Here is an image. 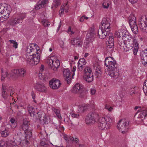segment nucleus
<instances>
[{"mask_svg": "<svg viewBox=\"0 0 147 147\" xmlns=\"http://www.w3.org/2000/svg\"><path fill=\"white\" fill-rule=\"evenodd\" d=\"M34 88L37 90L41 92H45L47 88L43 83H38L34 86Z\"/></svg>", "mask_w": 147, "mask_h": 147, "instance_id": "13", "label": "nucleus"}, {"mask_svg": "<svg viewBox=\"0 0 147 147\" xmlns=\"http://www.w3.org/2000/svg\"><path fill=\"white\" fill-rule=\"evenodd\" d=\"M105 118V120L107 127H109V125L110 123H111L112 122V119L110 117H107Z\"/></svg>", "mask_w": 147, "mask_h": 147, "instance_id": "47", "label": "nucleus"}, {"mask_svg": "<svg viewBox=\"0 0 147 147\" xmlns=\"http://www.w3.org/2000/svg\"><path fill=\"white\" fill-rule=\"evenodd\" d=\"M63 74L64 76L66 77H67L70 76L71 72L68 69H65L63 72Z\"/></svg>", "mask_w": 147, "mask_h": 147, "instance_id": "37", "label": "nucleus"}, {"mask_svg": "<svg viewBox=\"0 0 147 147\" xmlns=\"http://www.w3.org/2000/svg\"><path fill=\"white\" fill-rule=\"evenodd\" d=\"M54 112L56 114L57 117L59 119H61V116L60 111H54Z\"/></svg>", "mask_w": 147, "mask_h": 147, "instance_id": "59", "label": "nucleus"}, {"mask_svg": "<svg viewBox=\"0 0 147 147\" xmlns=\"http://www.w3.org/2000/svg\"><path fill=\"white\" fill-rule=\"evenodd\" d=\"M31 117H34L36 116L37 114H36L35 111H28Z\"/></svg>", "mask_w": 147, "mask_h": 147, "instance_id": "54", "label": "nucleus"}, {"mask_svg": "<svg viewBox=\"0 0 147 147\" xmlns=\"http://www.w3.org/2000/svg\"><path fill=\"white\" fill-rule=\"evenodd\" d=\"M66 78L67 80V84H70V83L71 80V78L70 77V76L67 77H66Z\"/></svg>", "mask_w": 147, "mask_h": 147, "instance_id": "64", "label": "nucleus"}, {"mask_svg": "<svg viewBox=\"0 0 147 147\" xmlns=\"http://www.w3.org/2000/svg\"><path fill=\"white\" fill-rule=\"evenodd\" d=\"M101 115H99V118L98 119V126L99 129L103 130L107 127V123L106 121V118L105 117H101Z\"/></svg>", "mask_w": 147, "mask_h": 147, "instance_id": "12", "label": "nucleus"}, {"mask_svg": "<svg viewBox=\"0 0 147 147\" xmlns=\"http://www.w3.org/2000/svg\"><path fill=\"white\" fill-rule=\"evenodd\" d=\"M6 144L9 147H14L16 146H17L15 141L12 140L7 141L6 142Z\"/></svg>", "mask_w": 147, "mask_h": 147, "instance_id": "30", "label": "nucleus"}, {"mask_svg": "<svg viewBox=\"0 0 147 147\" xmlns=\"http://www.w3.org/2000/svg\"><path fill=\"white\" fill-rule=\"evenodd\" d=\"M140 57L141 60H144L147 58V49H146L140 52Z\"/></svg>", "mask_w": 147, "mask_h": 147, "instance_id": "27", "label": "nucleus"}, {"mask_svg": "<svg viewBox=\"0 0 147 147\" xmlns=\"http://www.w3.org/2000/svg\"><path fill=\"white\" fill-rule=\"evenodd\" d=\"M43 113V112L42 111H40L36 112V114H37V115H38V117L39 121H41V120L40 119V118H41L42 114Z\"/></svg>", "mask_w": 147, "mask_h": 147, "instance_id": "51", "label": "nucleus"}, {"mask_svg": "<svg viewBox=\"0 0 147 147\" xmlns=\"http://www.w3.org/2000/svg\"><path fill=\"white\" fill-rule=\"evenodd\" d=\"M7 145L3 140H0V147H7Z\"/></svg>", "mask_w": 147, "mask_h": 147, "instance_id": "52", "label": "nucleus"}, {"mask_svg": "<svg viewBox=\"0 0 147 147\" xmlns=\"http://www.w3.org/2000/svg\"><path fill=\"white\" fill-rule=\"evenodd\" d=\"M83 78L88 83L92 82L94 79L93 74H84Z\"/></svg>", "mask_w": 147, "mask_h": 147, "instance_id": "20", "label": "nucleus"}, {"mask_svg": "<svg viewBox=\"0 0 147 147\" xmlns=\"http://www.w3.org/2000/svg\"><path fill=\"white\" fill-rule=\"evenodd\" d=\"M61 3L60 0H53L52 6L51 7V9H53L54 7H57L61 5Z\"/></svg>", "mask_w": 147, "mask_h": 147, "instance_id": "29", "label": "nucleus"}, {"mask_svg": "<svg viewBox=\"0 0 147 147\" xmlns=\"http://www.w3.org/2000/svg\"><path fill=\"white\" fill-rule=\"evenodd\" d=\"M115 69L108 71L109 72V75L114 79H116L120 76L119 71Z\"/></svg>", "mask_w": 147, "mask_h": 147, "instance_id": "14", "label": "nucleus"}, {"mask_svg": "<svg viewBox=\"0 0 147 147\" xmlns=\"http://www.w3.org/2000/svg\"><path fill=\"white\" fill-rule=\"evenodd\" d=\"M142 64L144 65H145L147 64L146 62L147 61V58L144 59V60H141Z\"/></svg>", "mask_w": 147, "mask_h": 147, "instance_id": "63", "label": "nucleus"}, {"mask_svg": "<svg viewBox=\"0 0 147 147\" xmlns=\"http://www.w3.org/2000/svg\"><path fill=\"white\" fill-rule=\"evenodd\" d=\"M143 111H138L136 113V116L137 117L138 119H140V121H142L147 116V113L143 112Z\"/></svg>", "mask_w": 147, "mask_h": 147, "instance_id": "18", "label": "nucleus"}, {"mask_svg": "<svg viewBox=\"0 0 147 147\" xmlns=\"http://www.w3.org/2000/svg\"><path fill=\"white\" fill-rule=\"evenodd\" d=\"M0 133L1 136L3 137H6L9 135V132L7 129L5 128L3 130H2Z\"/></svg>", "mask_w": 147, "mask_h": 147, "instance_id": "28", "label": "nucleus"}, {"mask_svg": "<svg viewBox=\"0 0 147 147\" xmlns=\"http://www.w3.org/2000/svg\"><path fill=\"white\" fill-rule=\"evenodd\" d=\"M133 19H134L133 20H132V21H130V22H129V24L130 27L134 26V25H136V18H134L133 17Z\"/></svg>", "mask_w": 147, "mask_h": 147, "instance_id": "48", "label": "nucleus"}, {"mask_svg": "<svg viewBox=\"0 0 147 147\" xmlns=\"http://www.w3.org/2000/svg\"><path fill=\"white\" fill-rule=\"evenodd\" d=\"M39 122L40 123L42 124L43 125L47 124L48 123L46 115H45L44 117H43V121L41 120V121H39Z\"/></svg>", "mask_w": 147, "mask_h": 147, "instance_id": "44", "label": "nucleus"}, {"mask_svg": "<svg viewBox=\"0 0 147 147\" xmlns=\"http://www.w3.org/2000/svg\"><path fill=\"white\" fill-rule=\"evenodd\" d=\"M9 41L11 43H12L13 44L12 46L15 49H16L18 47V44L15 40H9Z\"/></svg>", "mask_w": 147, "mask_h": 147, "instance_id": "45", "label": "nucleus"}, {"mask_svg": "<svg viewBox=\"0 0 147 147\" xmlns=\"http://www.w3.org/2000/svg\"><path fill=\"white\" fill-rule=\"evenodd\" d=\"M67 3H66L65 4V5H63L61 6V10L59 11V14L60 15L62 14L63 12H64V10H65V12L66 13H67L68 12L69 8L67 6Z\"/></svg>", "mask_w": 147, "mask_h": 147, "instance_id": "26", "label": "nucleus"}, {"mask_svg": "<svg viewBox=\"0 0 147 147\" xmlns=\"http://www.w3.org/2000/svg\"><path fill=\"white\" fill-rule=\"evenodd\" d=\"M79 107H80V109L84 111L88 109L87 108L89 107V105L87 104H84L82 106H80Z\"/></svg>", "mask_w": 147, "mask_h": 147, "instance_id": "50", "label": "nucleus"}, {"mask_svg": "<svg viewBox=\"0 0 147 147\" xmlns=\"http://www.w3.org/2000/svg\"><path fill=\"white\" fill-rule=\"evenodd\" d=\"M129 122L125 119L120 120L117 123V128L123 134H126L129 127Z\"/></svg>", "mask_w": 147, "mask_h": 147, "instance_id": "5", "label": "nucleus"}, {"mask_svg": "<svg viewBox=\"0 0 147 147\" xmlns=\"http://www.w3.org/2000/svg\"><path fill=\"white\" fill-rule=\"evenodd\" d=\"M26 71L24 69H14L11 71V72L9 74L7 75V76L9 77V76L11 78L16 80L19 76H24ZM6 73H7V72Z\"/></svg>", "mask_w": 147, "mask_h": 147, "instance_id": "6", "label": "nucleus"}, {"mask_svg": "<svg viewBox=\"0 0 147 147\" xmlns=\"http://www.w3.org/2000/svg\"><path fill=\"white\" fill-rule=\"evenodd\" d=\"M72 92L74 93H78L80 94V96L82 97L86 93L82 89V86L79 83L75 84L73 87Z\"/></svg>", "mask_w": 147, "mask_h": 147, "instance_id": "10", "label": "nucleus"}, {"mask_svg": "<svg viewBox=\"0 0 147 147\" xmlns=\"http://www.w3.org/2000/svg\"><path fill=\"white\" fill-rule=\"evenodd\" d=\"M95 72L97 76V78L100 77L102 74V72L100 67L97 68L95 71Z\"/></svg>", "mask_w": 147, "mask_h": 147, "instance_id": "42", "label": "nucleus"}, {"mask_svg": "<svg viewBox=\"0 0 147 147\" xmlns=\"http://www.w3.org/2000/svg\"><path fill=\"white\" fill-rule=\"evenodd\" d=\"M108 38L109 40H108V43L111 44V43H114V39L113 38V36L112 34L111 33H110L109 32V34H108L107 37Z\"/></svg>", "mask_w": 147, "mask_h": 147, "instance_id": "31", "label": "nucleus"}, {"mask_svg": "<svg viewBox=\"0 0 147 147\" xmlns=\"http://www.w3.org/2000/svg\"><path fill=\"white\" fill-rule=\"evenodd\" d=\"M95 35V34L94 33V32L93 31L90 32L88 33L86 36V38L88 40V41H92L94 39V36Z\"/></svg>", "mask_w": 147, "mask_h": 147, "instance_id": "25", "label": "nucleus"}, {"mask_svg": "<svg viewBox=\"0 0 147 147\" xmlns=\"http://www.w3.org/2000/svg\"><path fill=\"white\" fill-rule=\"evenodd\" d=\"M134 39H136L135 38H132L131 35L127 32L122 39L118 38V42L119 45L123 47L125 51H127L132 46Z\"/></svg>", "mask_w": 147, "mask_h": 147, "instance_id": "3", "label": "nucleus"}, {"mask_svg": "<svg viewBox=\"0 0 147 147\" xmlns=\"http://www.w3.org/2000/svg\"><path fill=\"white\" fill-rule=\"evenodd\" d=\"M107 50L110 52H111L113 50L114 43H111V44L107 43Z\"/></svg>", "mask_w": 147, "mask_h": 147, "instance_id": "33", "label": "nucleus"}, {"mask_svg": "<svg viewBox=\"0 0 147 147\" xmlns=\"http://www.w3.org/2000/svg\"><path fill=\"white\" fill-rule=\"evenodd\" d=\"M140 21L139 26L141 30L144 32L147 33V16H142Z\"/></svg>", "mask_w": 147, "mask_h": 147, "instance_id": "9", "label": "nucleus"}, {"mask_svg": "<svg viewBox=\"0 0 147 147\" xmlns=\"http://www.w3.org/2000/svg\"><path fill=\"white\" fill-rule=\"evenodd\" d=\"M90 41H88V40H87V41L84 42V47L86 48H89L91 45H92V43Z\"/></svg>", "mask_w": 147, "mask_h": 147, "instance_id": "46", "label": "nucleus"}, {"mask_svg": "<svg viewBox=\"0 0 147 147\" xmlns=\"http://www.w3.org/2000/svg\"><path fill=\"white\" fill-rule=\"evenodd\" d=\"M7 9V6L5 7L4 5L2 4L1 3L0 4V13L1 14H2L6 9Z\"/></svg>", "mask_w": 147, "mask_h": 147, "instance_id": "39", "label": "nucleus"}, {"mask_svg": "<svg viewBox=\"0 0 147 147\" xmlns=\"http://www.w3.org/2000/svg\"><path fill=\"white\" fill-rule=\"evenodd\" d=\"M138 108L140 109L138 110H146L144 109V107H143L142 108L140 106H136L135 107L134 109L135 110H136Z\"/></svg>", "mask_w": 147, "mask_h": 147, "instance_id": "60", "label": "nucleus"}, {"mask_svg": "<svg viewBox=\"0 0 147 147\" xmlns=\"http://www.w3.org/2000/svg\"><path fill=\"white\" fill-rule=\"evenodd\" d=\"M46 140L45 139H43L40 142V144L41 146H44L45 147H48L49 144L46 142Z\"/></svg>", "mask_w": 147, "mask_h": 147, "instance_id": "40", "label": "nucleus"}, {"mask_svg": "<svg viewBox=\"0 0 147 147\" xmlns=\"http://www.w3.org/2000/svg\"><path fill=\"white\" fill-rule=\"evenodd\" d=\"M81 38L80 37H77L76 38H74L71 40V43L72 45L76 47L77 46L81 47L82 45L81 44Z\"/></svg>", "mask_w": 147, "mask_h": 147, "instance_id": "16", "label": "nucleus"}, {"mask_svg": "<svg viewBox=\"0 0 147 147\" xmlns=\"http://www.w3.org/2000/svg\"><path fill=\"white\" fill-rule=\"evenodd\" d=\"M54 57L56 58L55 56H51V58L49 60L48 63L51 69L54 71H56L59 67L60 63L59 60L57 58H55V59H53Z\"/></svg>", "mask_w": 147, "mask_h": 147, "instance_id": "7", "label": "nucleus"}, {"mask_svg": "<svg viewBox=\"0 0 147 147\" xmlns=\"http://www.w3.org/2000/svg\"><path fill=\"white\" fill-rule=\"evenodd\" d=\"M42 23L44 27H47L50 25V23L47 20L43 19L42 21Z\"/></svg>", "mask_w": 147, "mask_h": 147, "instance_id": "43", "label": "nucleus"}, {"mask_svg": "<svg viewBox=\"0 0 147 147\" xmlns=\"http://www.w3.org/2000/svg\"><path fill=\"white\" fill-rule=\"evenodd\" d=\"M115 60H114L112 57H107L105 61V65L109 64V63L111 62V61H113Z\"/></svg>", "mask_w": 147, "mask_h": 147, "instance_id": "36", "label": "nucleus"}, {"mask_svg": "<svg viewBox=\"0 0 147 147\" xmlns=\"http://www.w3.org/2000/svg\"><path fill=\"white\" fill-rule=\"evenodd\" d=\"M26 52L27 63L32 66L38 64L40 59L39 50L33 48L30 46L27 47Z\"/></svg>", "mask_w": 147, "mask_h": 147, "instance_id": "1", "label": "nucleus"}, {"mask_svg": "<svg viewBox=\"0 0 147 147\" xmlns=\"http://www.w3.org/2000/svg\"><path fill=\"white\" fill-rule=\"evenodd\" d=\"M134 43L132 44V46H131L129 49L132 47H134L133 50V53L135 55H136L137 54L138 50L139 49V44L136 39H134L133 40Z\"/></svg>", "mask_w": 147, "mask_h": 147, "instance_id": "21", "label": "nucleus"}, {"mask_svg": "<svg viewBox=\"0 0 147 147\" xmlns=\"http://www.w3.org/2000/svg\"><path fill=\"white\" fill-rule=\"evenodd\" d=\"M70 115L72 117L74 118H78L79 116L78 113L76 114L72 113H70Z\"/></svg>", "mask_w": 147, "mask_h": 147, "instance_id": "58", "label": "nucleus"}, {"mask_svg": "<svg viewBox=\"0 0 147 147\" xmlns=\"http://www.w3.org/2000/svg\"><path fill=\"white\" fill-rule=\"evenodd\" d=\"M133 32L135 34H137L138 32V27L137 25L131 27Z\"/></svg>", "mask_w": 147, "mask_h": 147, "instance_id": "41", "label": "nucleus"}, {"mask_svg": "<svg viewBox=\"0 0 147 147\" xmlns=\"http://www.w3.org/2000/svg\"><path fill=\"white\" fill-rule=\"evenodd\" d=\"M10 12V11L8 10L7 9L3 11V13H2L3 14V16H1L3 18V19H2L1 22H3L4 21L6 20L9 18Z\"/></svg>", "mask_w": 147, "mask_h": 147, "instance_id": "23", "label": "nucleus"}, {"mask_svg": "<svg viewBox=\"0 0 147 147\" xmlns=\"http://www.w3.org/2000/svg\"><path fill=\"white\" fill-rule=\"evenodd\" d=\"M13 89V87H12L10 86L8 87L6 86L3 85L2 88V90H6L9 94H10V92Z\"/></svg>", "mask_w": 147, "mask_h": 147, "instance_id": "32", "label": "nucleus"}, {"mask_svg": "<svg viewBox=\"0 0 147 147\" xmlns=\"http://www.w3.org/2000/svg\"><path fill=\"white\" fill-rule=\"evenodd\" d=\"M50 87L53 89H57L60 87L61 83L58 79L53 78L49 81Z\"/></svg>", "mask_w": 147, "mask_h": 147, "instance_id": "11", "label": "nucleus"}, {"mask_svg": "<svg viewBox=\"0 0 147 147\" xmlns=\"http://www.w3.org/2000/svg\"><path fill=\"white\" fill-rule=\"evenodd\" d=\"M84 66L80 65L78 64V71H82L83 68L85 67Z\"/></svg>", "mask_w": 147, "mask_h": 147, "instance_id": "56", "label": "nucleus"}, {"mask_svg": "<svg viewBox=\"0 0 147 147\" xmlns=\"http://www.w3.org/2000/svg\"><path fill=\"white\" fill-rule=\"evenodd\" d=\"M26 17V14L25 13H21L15 18L10 20L9 23L12 26H15L16 24L22 23L23 20Z\"/></svg>", "mask_w": 147, "mask_h": 147, "instance_id": "8", "label": "nucleus"}, {"mask_svg": "<svg viewBox=\"0 0 147 147\" xmlns=\"http://www.w3.org/2000/svg\"><path fill=\"white\" fill-rule=\"evenodd\" d=\"M135 89L134 88H131L129 89V93L131 95H132L134 93Z\"/></svg>", "mask_w": 147, "mask_h": 147, "instance_id": "57", "label": "nucleus"}, {"mask_svg": "<svg viewBox=\"0 0 147 147\" xmlns=\"http://www.w3.org/2000/svg\"><path fill=\"white\" fill-rule=\"evenodd\" d=\"M143 90L144 93L147 96V83H146V85L144 84Z\"/></svg>", "mask_w": 147, "mask_h": 147, "instance_id": "55", "label": "nucleus"}, {"mask_svg": "<svg viewBox=\"0 0 147 147\" xmlns=\"http://www.w3.org/2000/svg\"><path fill=\"white\" fill-rule=\"evenodd\" d=\"M1 72H2V75H1V81H3L4 80L6 76L8 78H11V77L9 76V77L7 76H6L7 73H6V72L7 73V75L8 74H8L7 72H5V74L4 75V74H3V72L2 69V70H1Z\"/></svg>", "mask_w": 147, "mask_h": 147, "instance_id": "49", "label": "nucleus"}, {"mask_svg": "<svg viewBox=\"0 0 147 147\" xmlns=\"http://www.w3.org/2000/svg\"><path fill=\"white\" fill-rule=\"evenodd\" d=\"M38 76L39 77V78L42 80H43L45 81H46V80L48 79V78L47 77H45L44 78H42V73H41L40 72L38 74Z\"/></svg>", "mask_w": 147, "mask_h": 147, "instance_id": "53", "label": "nucleus"}, {"mask_svg": "<svg viewBox=\"0 0 147 147\" xmlns=\"http://www.w3.org/2000/svg\"><path fill=\"white\" fill-rule=\"evenodd\" d=\"M109 63L108 65H105L106 67H108L106 71H111V70L117 69V65L115 60L111 61Z\"/></svg>", "mask_w": 147, "mask_h": 147, "instance_id": "19", "label": "nucleus"}, {"mask_svg": "<svg viewBox=\"0 0 147 147\" xmlns=\"http://www.w3.org/2000/svg\"><path fill=\"white\" fill-rule=\"evenodd\" d=\"M86 63V60L84 59L83 58L80 59H79L78 63V64L85 66Z\"/></svg>", "mask_w": 147, "mask_h": 147, "instance_id": "38", "label": "nucleus"}, {"mask_svg": "<svg viewBox=\"0 0 147 147\" xmlns=\"http://www.w3.org/2000/svg\"><path fill=\"white\" fill-rule=\"evenodd\" d=\"M136 18L134 15L131 14V15L128 17V19L129 20V22H130V21H132L133 20V18Z\"/></svg>", "mask_w": 147, "mask_h": 147, "instance_id": "61", "label": "nucleus"}, {"mask_svg": "<svg viewBox=\"0 0 147 147\" xmlns=\"http://www.w3.org/2000/svg\"><path fill=\"white\" fill-rule=\"evenodd\" d=\"M127 31L124 29H121L119 30L115 33V35L118 37V38H123L126 34Z\"/></svg>", "mask_w": 147, "mask_h": 147, "instance_id": "17", "label": "nucleus"}, {"mask_svg": "<svg viewBox=\"0 0 147 147\" xmlns=\"http://www.w3.org/2000/svg\"><path fill=\"white\" fill-rule=\"evenodd\" d=\"M49 0H42L40 1L35 7L36 10L39 9L46 6L47 4L48 3Z\"/></svg>", "mask_w": 147, "mask_h": 147, "instance_id": "15", "label": "nucleus"}, {"mask_svg": "<svg viewBox=\"0 0 147 147\" xmlns=\"http://www.w3.org/2000/svg\"><path fill=\"white\" fill-rule=\"evenodd\" d=\"M105 109H108V110H111L113 109V107H110L109 105H106L105 106Z\"/></svg>", "mask_w": 147, "mask_h": 147, "instance_id": "62", "label": "nucleus"}, {"mask_svg": "<svg viewBox=\"0 0 147 147\" xmlns=\"http://www.w3.org/2000/svg\"><path fill=\"white\" fill-rule=\"evenodd\" d=\"M24 132L26 134V136L25 137V140L26 141V143L28 144L29 143L28 139H29L32 136V133L31 130H30L28 129L24 130Z\"/></svg>", "mask_w": 147, "mask_h": 147, "instance_id": "22", "label": "nucleus"}, {"mask_svg": "<svg viewBox=\"0 0 147 147\" xmlns=\"http://www.w3.org/2000/svg\"><path fill=\"white\" fill-rule=\"evenodd\" d=\"M29 122L26 120H24L23 124L21 125V128L24 131L28 129L29 126Z\"/></svg>", "mask_w": 147, "mask_h": 147, "instance_id": "24", "label": "nucleus"}, {"mask_svg": "<svg viewBox=\"0 0 147 147\" xmlns=\"http://www.w3.org/2000/svg\"><path fill=\"white\" fill-rule=\"evenodd\" d=\"M99 114L93 111L90 112L86 116L85 119V123L88 125H91L96 122Z\"/></svg>", "mask_w": 147, "mask_h": 147, "instance_id": "4", "label": "nucleus"}, {"mask_svg": "<svg viewBox=\"0 0 147 147\" xmlns=\"http://www.w3.org/2000/svg\"><path fill=\"white\" fill-rule=\"evenodd\" d=\"M1 95L3 98L5 100H6L7 99L8 96H9V94L6 90H2Z\"/></svg>", "mask_w": 147, "mask_h": 147, "instance_id": "35", "label": "nucleus"}, {"mask_svg": "<svg viewBox=\"0 0 147 147\" xmlns=\"http://www.w3.org/2000/svg\"><path fill=\"white\" fill-rule=\"evenodd\" d=\"M110 22L109 19L103 18L101 22V27L98 31V35L99 38L104 39L107 37V35L109 33L111 28Z\"/></svg>", "mask_w": 147, "mask_h": 147, "instance_id": "2", "label": "nucleus"}, {"mask_svg": "<svg viewBox=\"0 0 147 147\" xmlns=\"http://www.w3.org/2000/svg\"><path fill=\"white\" fill-rule=\"evenodd\" d=\"M84 71V74H93L91 68L88 66L86 67Z\"/></svg>", "mask_w": 147, "mask_h": 147, "instance_id": "34", "label": "nucleus"}]
</instances>
